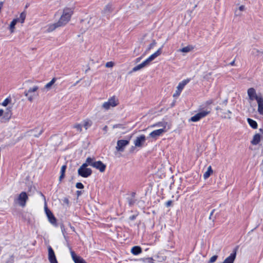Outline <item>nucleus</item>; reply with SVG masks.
<instances>
[{
  "instance_id": "obj_16",
  "label": "nucleus",
  "mask_w": 263,
  "mask_h": 263,
  "mask_svg": "<svg viewBox=\"0 0 263 263\" xmlns=\"http://www.w3.org/2000/svg\"><path fill=\"white\" fill-rule=\"evenodd\" d=\"M162 48H159L156 52L152 54L146 60H145L147 64H148L151 61H153L157 57L159 56L162 52Z\"/></svg>"
},
{
  "instance_id": "obj_52",
  "label": "nucleus",
  "mask_w": 263,
  "mask_h": 263,
  "mask_svg": "<svg viewBox=\"0 0 263 263\" xmlns=\"http://www.w3.org/2000/svg\"><path fill=\"white\" fill-rule=\"evenodd\" d=\"M136 215H133L129 217V219L131 220H133L136 218Z\"/></svg>"
},
{
  "instance_id": "obj_29",
  "label": "nucleus",
  "mask_w": 263,
  "mask_h": 263,
  "mask_svg": "<svg viewBox=\"0 0 263 263\" xmlns=\"http://www.w3.org/2000/svg\"><path fill=\"white\" fill-rule=\"evenodd\" d=\"M213 173V170L211 166H209L208 168L207 171L203 174V177L204 179H207L210 177L211 174Z\"/></svg>"
},
{
  "instance_id": "obj_2",
  "label": "nucleus",
  "mask_w": 263,
  "mask_h": 263,
  "mask_svg": "<svg viewBox=\"0 0 263 263\" xmlns=\"http://www.w3.org/2000/svg\"><path fill=\"white\" fill-rule=\"evenodd\" d=\"M119 100L115 96H112L108 101L105 102L102 105V108L105 110H108L111 108L115 107L119 104Z\"/></svg>"
},
{
  "instance_id": "obj_36",
  "label": "nucleus",
  "mask_w": 263,
  "mask_h": 263,
  "mask_svg": "<svg viewBox=\"0 0 263 263\" xmlns=\"http://www.w3.org/2000/svg\"><path fill=\"white\" fill-rule=\"evenodd\" d=\"M157 43L155 40H153L152 42L149 45L145 52H148L151 49H153L156 45Z\"/></svg>"
},
{
  "instance_id": "obj_44",
  "label": "nucleus",
  "mask_w": 263,
  "mask_h": 263,
  "mask_svg": "<svg viewBox=\"0 0 263 263\" xmlns=\"http://www.w3.org/2000/svg\"><path fill=\"white\" fill-rule=\"evenodd\" d=\"M76 186L77 188L80 189H82L84 188L83 184L82 183H81V182L77 183L76 185Z\"/></svg>"
},
{
  "instance_id": "obj_20",
  "label": "nucleus",
  "mask_w": 263,
  "mask_h": 263,
  "mask_svg": "<svg viewBox=\"0 0 263 263\" xmlns=\"http://www.w3.org/2000/svg\"><path fill=\"white\" fill-rule=\"evenodd\" d=\"M93 158L88 157L85 163H84L80 167L83 168H87V166L88 165L91 166V164H92Z\"/></svg>"
},
{
  "instance_id": "obj_5",
  "label": "nucleus",
  "mask_w": 263,
  "mask_h": 263,
  "mask_svg": "<svg viewBox=\"0 0 263 263\" xmlns=\"http://www.w3.org/2000/svg\"><path fill=\"white\" fill-rule=\"evenodd\" d=\"M211 111L208 110H202L201 111H200L199 112L196 114L194 116L192 117L190 119L189 121L191 122H197L199 121L200 119L204 118L206 116H208L210 113Z\"/></svg>"
},
{
  "instance_id": "obj_4",
  "label": "nucleus",
  "mask_w": 263,
  "mask_h": 263,
  "mask_svg": "<svg viewBox=\"0 0 263 263\" xmlns=\"http://www.w3.org/2000/svg\"><path fill=\"white\" fill-rule=\"evenodd\" d=\"M39 89L37 86H34L32 88H30L27 91L24 92L25 96L28 98V100L30 102H32L35 96H38L35 94V92Z\"/></svg>"
},
{
  "instance_id": "obj_51",
  "label": "nucleus",
  "mask_w": 263,
  "mask_h": 263,
  "mask_svg": "<svg viewBox=\"0 0 263 263\" xmlns=\"http://www.w3.org/2000/svg\"><path fill=\"white\" fill-rule=\"evenodd\" d=\"M214 212H215V209L213 210L212 211V212H211V213H210V216H209V219H212V215H213V214H214Z\"/></svg>"
},
{
  "instance_id": "obj_42",
  "label": "nucleus",
  "mask_w": 263,
  "mask_h": 263,
  "mask_svg": "<svg viewBox=\"0 0 263 263\" xmlns=\"http://www.w3.org/2000/svg\"><path fill=\"white\" fill-rule=\"evenodd\" d=\"M212 72H209V73H206V74L203 76V78H204L205 80H210V79L211 76H212Z\"/></svg>"
},
{
  "instance_id": "obj_12",
  "label": "nucleus",
  "mask_w": 263,
  "mask_h": 263,
  "mask_svg": "<svg viewBox=\"0 0 263 263\" xmlns=\"http://www.w3.org/2000/svg\"><path fill=\"white\" fill-rule=\"evenodd\" d=\"M189 82V80H185L179 83L178 86L177 87V90H176V92L174 94L173 96L176 97L179 96L184 87Z\"/></svg>"
},
{
  "instance_id": "obj_45",
  "label": "nucleus",
  "mask_w": 263,
  "mask_h": 263,
  "mask_svg": "<svg viewBox=\"0 0 263 263\" xmlns=\"http://www.w3.org/2000/svg\"><path fill=\"white\" fill-rule=\"evenodd\" d=\"M234 14L235 16H240L241 15L240 11H239L238 9H236L235 10Z\"/></svg>"
},
{
  "instance_id": "obj_26",
  "label": "nucleus",
  "mask_w": 263,
  "mask_h": 263,
  "mask_svg": "<svg viewBox=\"0 0 263 263\" xmlns=\"http://www.w3.org/2000/svg\"><path fill=\"white\" fill-rule=\"evenodd\" d=\"M67 168L66 165H63L61 169V175L59 177V181H62V179L65 177V173Z\"/></svg>"
},
{
  "instance_id": "obj_9",
  "label": "nucleus",
  "mask_w": 263,
  "mask_h": 263,
  "mask_svg": "<svg viewBox=\"0 0 263 263\" xmlns=\"http://www.w3.org/2000/svg\"><path fill=\"white\" fill-rule=\"evenodd\" d=\"M72 259L74 263H87L86 261L81 257L78 256L75 252L72 250L70 246H69Z\"/></svg>"
},
{
  "instance_id": "obj_57",
  "label": "nucleus",
  "mask_w": 263,
  "mask_h": 263,
  "mask_svg": "<svg viewBox=\"0 0 263 263\" xmlns=\"http://www.w3.org/2000/svg\"><path fill=\"white\" fill-rule=\"evenodd\" d=\"M227 114L228 115H230L231 116L232 112L230 110H228L227 111Z\"/></svg>"
},
{
  "instance_id": "obj_11",
  "label": "nucleus",
  "mask_w": 263,
  "mask_h": 263,
  "mask_svg": "<svg viewBox=\"0 0 263 263\" xmlns=\"http://www.w3.org/2000/svg\"><path fill=\"white\" fill-rule=\"evenodd\" d=\"M78 175L84 178L90 176L92 174V170L90 168H79L78 171Z\"/></svg>"
},
{
  "instance_id": "obj_37",
  "label": "nucleus",
  "mask_w": 263,
  "mask_h": 263,
  "mask_svg": "<svg viewBox=\"0 0 263 263\" xmlns=\"http://www.w3.org/2000/svg\"><path fill=\"white\" fill-rule=\"evenodd\" d=\"M127 200L129 206L133 205L136 201V200L134 198H129Z\"/></svg>"
},
{
  "instance_id": "obj_53",
  "label": "nucleus",
  "mask_w": 263,
  "mask_h": 263,
  "mask_svg": "<svg viewBox=\"0 0 263 263\" xmlns=\"http://www.w3.org/2000/svg\"><path fill=\"white\" fill-rule=\"evenodd\" d=\"M107 129H108V127L107 126L105 125L103 128V130L106 133L107 131Z\"/></svg>"
},
{
  "instance_id": "obj_30",
  "label": "nucleus",
  "mask_w": 263,
  "mask_h": 263,
  "mask_svg": "<svg viewBox=\"0 0 263 263\" xmlns=\"http://www.w3.org/2000/svg\"><path fill=\"white\" fill-rule=\"evenodd\" d=\"M193 49V47L191 46H187L185 47H183L181 49H179V51L182 52H189L191 51Z\"/></svg>"
},
{
  "instance_id": "obj_63",
  "label": "nucleus",
  "mask_w": 263,
  "mask_h": 263,
  "mask_svg": "<svg viewBox=\"0 0 263 263\" xmlns=\"http://www.w3.org/2000/svg\"><path fill=\"white\" fill-rule=\"evenodd\" d=\"M227 100H226L224 101V103H227Z\"/></svg>"
},
{
  "instance_id": "obj_18",
  "label": "nucleus",
  "mask_w": 263,
  "mask_h": 263,
  "mask_svg": "<svg viewBox=\"0 0 263 263\" xmlns=\"http://www.w3.org/2000/svg\"><path fill=\"white\" fill-rule=\"evenodd\" d=\"M46 32L48 33L51 32L55 30L57 28L61 27V26L58 22L53 24H50L47 26Z\"/></svg>"
},
{
  "instance_id": "obj_7",
  "label": "nucleus",
  "mask_w": 263,
  "mask_h": 263,
  "mask_svg": "<svg viewBox=\"0 0 263 263\" xmlns=\"http://www.w3.org/2000/svg\"><path fill=\"white\" fill-rule=\"evenodd\" d=\"M91 166L99 170L101 172H104L106 168V165L104 164L102 161H96L95 158H93L92 164H91Z\"/></svg>"
},
{
  "instance_id": "obj_23",
  "label": "nucleus",
  "mask_w": 263,
  "mask_h": 263,
  "mask_svg": "<svg viewBox=\"0 0 263 263\" xmlns=\"http://www.w3.org/2000/svg\"><path fill=\"white\" fill-rule=\"evenodd\" d=\"M131 252L135 255H138L142 252V249L139 246H135L132 248Z\"/></svg>"
},
{
  "instance_id": "obj_48",
  "label": "nucleus",
  "mask_w": 263,
  "mask_h": 263,
  "mask_svg": "<svg viewBox=\"0 0 263 263\" xmlns=\"http://www.w3.org/2000/svg\"><path fill=\"white\" fill-rule=\"evenodd\" d=\"M172 203V201L171 200H168L166 202L165 205L167 207H169L171 205Z\"/></svg>"
},
{
  "instance_id": "obj_22",
  "label": "nucleus",
  "mask_w": 263,
  "mask_h": 263,
  "mask_svg": "<svg viewBox=\"0 0 263 263\" xmlns=\"http://www.w3.org/2000/svg\"><path fill=\"white\" fill-rule=\"evenodd\" d=\"M260 141V135L259 134H255L251 141V143L253 145H257Z\"/></svg>"
},
{
  "instance_id": "obj_47",
  "label": "nucleus",
  "mask_w": 263,
  "mask_h": 263,
  "mask_svg": "<svg viewBox=\"0 0 263 263\" xmlns=\"http://www.w3.org/2000/svg\"><path fill=\"white\" fill-rule=\"evenodd\" d=\"M260 52L258 49H253L252 51V53L253 54H255L256 53H259Z\"/></svg>"
},
{
  "instance_id": "obj_15",
  "label": "nucleus",
  "mask_w": 263,
  "mask_h": 263,
  "mask_svg": "<svg viewBox=\"0 0 263 263\" xmlns=\"http://www.w3.org/2000/svg\"><path fill=\"white\" fill-rule=\"evenodd\" d=\"M237 250V248L234 249L233 253L229 257H227L222 263H233L236 258Z\"/></svg>"
},
{
  "instance_id": "obj_38",
  "label": "nucleus",
  "mask_w": 263,
  "mask_h": 263,
  "mask_svg": "<svg viewBox=\"0 0 263 263\" xmlns=\"http://www.w3.org/2000/svg\"><path fill=\"white\" fill-rule=\"evenodd\" d=\"M61 230H62V232L63 233V234L64 235V238L65 239L66 241H67V244H68V238L65 235V228H64V226H63V224H62L61 226ZM68 246H70L69 245H68Z\"/></svg>"
},
{
  "instance_id": "obj_54",
  "label": "nucleus",
  "mask_w": 263,
  "mask_h": 263,
  "mask_svg": "<svg viewBox=\"0 0 263 263\" xmlns=\"http://www.w3.org/2000/svg\"><path fill=\"white\" fill-rule=\"evenodd\" d=\"M69 225L70 228H71V229L73 232H75V229H74V228L73 226H72L71 225V224H70V223H69Z\"/></svg>"
},
{
  "instance_id": "obj_21",
  "label": "nucleus",
  "mask_w": 263,
  "mask_h": 263,
  "mask_svg": "<svg viewBox=\"0 0 263 263\" xmlns=\"http://www.w3.org/2000/svg\"><path fill=\"white\" fill-rule=\"evenodd\" d=\"M112 11V5L111 4H108L105 6L104 9L102 11V13L104 14L110 13Z\"/></svg>"
},
{
  "instance_id": "obj_56",
  "label": "nucleus",
  "mask_w": 263,
  "mask_h": 263,
  "mask_svg": "<svg viewBox=\"0 0 263 263\" xmlns=\"http://www.w3.org/2000/svg\"><path fill=\"white\" fill-rule=\"evenodd\" d=\"M229 64L231 66H234L235 65V60H233L232 62H231Z\"/></svg>"
},
{
  "instance_id": "obj_43",
  "label": "nucleus",
  "mask_w": 263,
  "mask_h": 263,
  "mask_svg": "<svg viewBox=\"0 0 263 263\" xmlns=\"http://www.w3.org/2000/svg\"><path fill=\"white\" fill-rule=\"evenodd\" d=\"M10 100L9 98H6L2 103V105L4 106H6L10 102Z\"/></svg>"
},
{
  "instance_id": "obj_28",
  "label": "nucleus",
  "mask_w": 263,
  "mask_h": 263,
  "mask_svg": "<svg viewBox=\"0 0 263 263\" xmlns=\"http://www.w3.org/2000/svg\"><path fill=\"white\" fill-rule=\"evenodd\" d=\"M247 121L250 126L253 129H256L257 128V123L255 121L250 118H248Z\"/></svg>"
},
{
  "instance_id": "obj_41",
  "label": "nucleus",
  "mask_w": 263,
  "mask_h": 263,
  "mask_svg": "<svg viewBox=\"0 0 263 263\" xmlns=\"http://www.w3.org/2000/svg\"><path fill=\"white\" fill-rule=\"evenodd\" d=\"M217 258V256L214 255L210 258L209 262V263H213L214 262H215Z\"/></svg>"
},
{
  "instance_id": "obj_40",
  "label": "nucleus",
  "mask_w": 263,
  "mask_h": 263,
  "mask_svg": "<svg viewBox=\"0 0 263 263\" xmlns=\"http://www.w3.org/2000/svg\"><path fill=\"white\" fill-rule=\"evenodd\" d=\"M33 131H36V132H38L37 134H34V136L35 137H38L43 133V129H42V128H41V129L36 128Z\"/></svg>"
},
{
  "instance_id": "obj_34",
  "label": "nucleus",
  "mask_w": 263,
  "mask_h": 263,
  "mask_svg": "<svg viewBox=\"0 0 263 263\" xmlns=\"http://www.w3.org/2000/svg\"><path fill=\"white\" fill-rule=\"evenodd\" d=\"M167 125V122L162 121V122H159L153 125V126H158V127H162V128H163L165 129L166 126Z\"/></svg>"
},
{
  "instance_id": "obj_32",
  "label": "nucleus",
  "mask_w": 263,
  "mask_h": 263,
  "mask_svg": "<svg viewBox=\"0 0 263 263\" xmlns=\"http://www.w3.org/2000/svg\"><path fill=\"white\" fill-rule=\"evenodd\" d=\"M17 22H18L16 20V18L13 19L12 20V21L11 22V23L10 24L9 28H10V31H11V33H13L14 32V28H15V25H16V24Z\"/></svg>"
},
{
  "instance_id": "obj_10",
  "label": "nucleus",
  "mask_w": 263,
  "mask_h": 263,
  "mask_svg": "<svg viewBox=\"0 0 263 263\" xmlns=\"http://www.w3.org/2000/svg\"><path fill=\"white\" fill-rule=\"evenodd\" d=\"M45 211L49 222L53 225L57 226V219L52 213L47 206L45 207Z\"/></svg>"
},
{
  "instance_id": "obj_25",
  "label": "nucleus",
  "mask_w": 263,
  "mask_h": 263,
  "mask_svg": "<svg viewBox=\"0 0 263 263\" xmlns=\"http://www.w3.org/2000/svg\"><path fill=\"white\" fill-rule=\"evenodd\" d=\"M92 124V122L89 119L83 120V126L86 130L90 127Z\"/></svg>"
},
{
  "instance_id": "obj_62",
  "label": "nucleus",
  "mask_w": 263,
  "mask_h": 263,
  "mask_svg": "<svg viewBox=\"0 0 263 263\" xmlns=\"http://www.w3.org/2000/svg\"><path fill=\"white\" fill-rule=\"evenodd\" d=\"M79 81H77V82H76V83L74 84V85H76L78 83H79Z\"/></svg>"
},
{
  "instance_id": "obj_14",
  "label": "nucleus",
  "mask_w": 263,
  "mask_h": 263,
  "mask_svg": "<svg viewBox=\"0 0 263 263\" xmlns=\"http://www.w3.org/2000/svg\"><path fill=\"white\" fill-rule=\"evenodd\" d=\"M145 136L144 135H142L137 138L134 141V144L137 147H141L143 143L145 141Z\"/></svg>"
},
{
  "instance_id": "obj_46",
  "label": "nucleus",
  "mask_w": 263,
  "mask_h": 263,
  "mask_svg": "<svg viewBox=\"0 0 263 263\" xmlns=\"http://www.w3.org/2000/svg\"><path fill=\"white\" fill-rule=\"evenodd\" d=\"M238 10L240 11V12L241 11H243L245 10L246 9V7L244 5H241L239 7V8H238Z\"/></svg>"
},
{
  "instance_id": "obj_49",
  "label": "nucleus",
  "mask_w": 263,
  "mask_h": 263,
  "mask_svg": "<svg viewBox=\"0 0 263 263\" xmlns=\"http://www.w3.org/2000/svg\"><path fill=\"white\" fill-rule=\"evenodd\" d=\"M63 202H64V203L66 204L67 205L69 204V200L67 198H65L63 199Z\"/></svg>"
},
{
  "instance_id": "obj_31",
  "label": "nucleus",
  "mask_w": 263,
  "mask_h": 263,
  "mask_svg": "<svg viewBox=\"0 0 263 263\" xmlns=\"http://www.w3.org/2000/svg\"><path fill=\"white\" fill-rule=\"evenodd\" d=\"M56 80L57 79L55 78H53L49 83L45 85V88L47 90L50 89L52 85L55 82Z\"/></svg>"
},
{
  "instance_id": "obj_17",
  "label": "nucleus",
  "mask_w": 263,
  "mask_h": 263,
  "mask_svg": "<svg viewBox=\"0 0 263 263\" xmlns=\"http://www.w3.org/2000/svg\"><path fill=\"white\" fill-rule=\"evenodd\" d=\"M166 130L163 128H160L153 131L149 134V136L153 138H156L157 137L161 135L163 133L165 132Z\"/></svg>"
},
{
  "instance_id": "obj_61",
  "label": "nucleus",
  "mask_w": 263,
  "mask_h": 263,
  "mask_svg": "<svg viewBox=\"0 0 263 263\" xmlns=\"http://www.w3.org/2000/svg\"><path fill=\"white\" fill-rule=\"evenodd\" d=\"M259 130L261 133H262L263 134V128H260L259 129Z\"/></svg>"
},
{
  "instance_id": "obj_55",
  "label": "nucleus",
  "mask_w": 263,
  "mask_h": 263,
  "mask_svg": "<svg viewBox=\"0 0 263 263\" xmlns=\"http://www.w3.org/2000/svg\"><path fill=\"white\" fill-rule=\"evenodd\" d=\"M4 114V110L2 109H0V117L3 116Z\"/></svg>"
},
{
  "instance_id": "obj_39",
  "label": "nucleus",
  "mask_w": 263,
  "mask_h": 263,
  "mask_svg": "<svg viewBox=\"0 0 263 263\" xmlns=\"http://www.w3.org/2000/svg\"><path fill=\"white\" fill-rule=\"evenodd\" d=\"M115 65V63L112 62H108L105 64V67L107 68H111Z\"/></svg>"
},
{
  "instance_id": "obj_1",
  "label": "nucleus",
  "mask_w": 263,
  "mask_h": 263,
  "mask_svg": "<svg viewBox=\"0 0 263 263\" xmlns=\"http://www.w3.org/2000/svg\"><path fill=\"white\" fill-rule=\"evenodd\" d=\"M72 14L73 10L72 9L69 8L64 9L63 13L57 22L61 27L66 25L70 20Z\"/></svg>"
},
{
  "instance_id": "obj_27",
  "label": "nucleus",
  "mask_w": 263,
  "mask_h": 263,
  "mask_svg": "<svg viewBox=\"0 0 263 263\" xmlns=\"http://www.w3.org/2000/svg\"><path fill=\"white\" fill-rule=\"evenodd\" d=\"M26 16V14L25 12H22L20 15V17L18 18H16V20L18 22H20L21 24H23L24 23V21L25 20Z\"/></svg>"
},
{
  "instance_id": "obj_8",
  "label": "nucleus",
  "mask_w": 263,
  "mask_h": 263,
  "mask_svg": "<svg viewBox=\"0 0 263 263\" xmlns=\"http://www.w3.org/2000/svg\"><path fill=\"white\" fill-rule=\"evenodd\" d=\"M129 143V140H120L117 141L116 148L118 152H123L124 147Z\"/></svg>"
},
{
  "instance_id": "obj_13",
  "label": "nucleus",
  "mask_w": 263,
  "mask_h": 263,
  "mask_svg": "<svg viewBox=\"0 0 263 263\" xmlns=\"http://www.w3.org/2000/svg\"><path fill=\"white\" fill-rule=\"evenodd\" d=\"M48 259L50 263H58L54 252L50 246L48 248Z\"/></svg>"
},
{
  "instance_id": "obj_35",
  "label": "nucleus",
  "mask_w": 263,
  "mask_h": 263,
  "mask_svg": "<svg viewBox=\"0 0 263 263\" xmlns=\"http://www.w3.org/2000/svg\"><path fill=\"white\" fill-rule=\"evenodd\" d=\"M220 115L221 118L224 119H231V116L230 115H228L227 114V111H224L222 109H220Z\"/></svg>"
},
{
  "instance_id": "obj_24",
  "label": "nucleus",
  "mask_w": 263,
  "mask_h": 263,
  "mask_svg": "<svg viewBox=\"0 0 263 263\" xmlns=\"http://www.w3.org/2000/svg\"><path fill=\"white\" fill-rule=\"evenodd\" d=\"M148 64L146 63V62L145 61H144L142 63L138 65L137 66H135V67H134L133 69V71H138V70L142 69V68L144 67L145 66H146Z\"/></svg>"
},
{
  "instance_id": "obj_6",
  "label": "nucleus",
  "mask_w": 263,
  "mask_h": 263,
  "mask_svg": "<svg viewBox=\"0 0 263 263\" xmlns=\"http://www.w3.org/2000/svg\"><path fill=\"white\" fill-rule=\"evenodd\" d=\"M249 99L250 101H253L256 100L257 101L259 99H261L262 97L261 96H258L256 94V90L254 88H250L247 91Z\"/></svg>"
},
{
  "instance_id": "obj_33",
  "label": "nucleus",
  "mask_w": 263,
  "mask_h": 263,
  "mask_svg": "<svg viewBox=\"0 0 263 263\" xmlns=\"http://www.w3.org/2000/svg\"><path fill=\"white\" fill-rule=\"evenodd\" d=\"M72 127L76 129L77 132L78 133H81L82 131V125L80 123H76Z\"/></svg>"
},
{
  "instance_id": "obj_19",
  "label": "nucleus",
  "mask_w": 263,
  "mask_h": 263,
  "mask_svg": "<svg viewBox=\"0 0 263 263\" xmlns=\"http://www.w3.org/2000/svg\"><path fill=\"white\" fill-rule=\"evenodd\" d=\"M258 108L257 111L259 114L263 115V98L259 99L257 101Z\"/></svg>"
},
{
  "instance_id": "obj_3",
  "label": "nucleus",
  "mask_w": 263,
  "mask_h": 263,
  "mask_svg": "<svg viewBox=\"0 0 263 263\" xmlns=\"http://www.w3.org/2000/svg\"><path fill=\"white\" fill-rule=\"evenodd\" d=\"M28 199V196L27 193L25 192H22L19 194L17 198L15 199L14 201L21 206L24 207Z\"/></svg>"
},
{
  "instance_id": "obj_50",
  "label": "nucleus",
  "mask_w": 263,
  "mask_h": 263,
  "mask_svg": "<svg viewBox=\"0 0 263 263\" xmlns=\"http://www.w3.org/2000/svg\"><path fill=\"white\" fill-rule=\"evenodd\" d=\"M121 126H122L121 124H115L113 126V128H115L120 127Z\"/></svg>"
},
{
  "instance_id": "obj_60",
  "label": "nucleus",
  "mask_w": 263,
  "mask_h": 263,
  "mask_svg": "<svg viewBox=\"0 0 263 263\" xmlns=\"http://www.w3.org/2000/svg\"><path fill=\"white\" fill-rule=\"evenodd\" d=\"M140 60H141L140 58H139L137 59V60H137V62H139Z\"/></svg>"
},
{
  "instance_id": "obj_59",
  "label": "nucleus",
  "mask_w": 263,
  "mask_h": 263,
  "mask_svg": "<svg viewBox=\"0 0 263 263\" xmlns=\"http://www.w3.org/2000/svg\"><path fill=\"white\" fill-rule=\"evenodd\" d=\"M135 194H136L135 193H134V192L132 193V197L131 198H135Z\"/></svg>"
},
{
  "instance_id": "obj_58",
  "label": "nucleus",
  "mask_w": 263,
  "mask_h": 263,
  "mask_svg": "<svg viewBox=\"0 0 263 263\" xmlns=\"http://www.w3.org/2000/svg\"><path fill=\"white\" fill-rule=\"evenodd\" d=\"M77 194L78 196H79L81 194V191H77Z\"/></svg>"
}]
</instances>
